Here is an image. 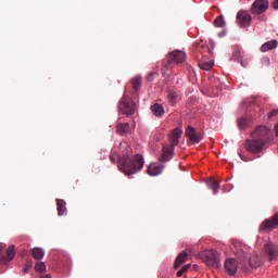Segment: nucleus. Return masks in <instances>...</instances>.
<instances>
[{
  "instance_id": "nucleus-1",
  "label": "nucleus",
  "mask_w": 278,
  "mask_h": 278,
  "mask_svg": "<svg viewBox=\"0 0 278 278\" xmlns=\"http://www.w3.org/2000/svg\"><path fill=\"white\" fill-rule=\"evenodd\" d=\"M273 141V132L266 126H258L244 143L245 150L249 153H261L266 149V144Z\"/></svg>"
},
{
  "instance_id": "nucleus-2",
  "label": "nucleus",
  "mask_w": 278,
  "mask_h": 278,
  "mask_svg": "<svg viewBox=\"0 0 278 278\" xmlns=\"http://www.w3.org/2000/svg\"><path fill=\"white\" fill-rule=\"evenodd\" d=\"M118 168L125 175H136V173H140L142 168H144V157L142 155L137 154L132 159L124 155L118 159Z\"/></svg>"
},
{
  "instance_id": "nucleus-3",
  "label": "nucleus",
  "mask_w": 278,
  "mask_h": 278,
  "mask_svg": "<svg viewBox=\"0 0 278 278\" xmlns=\"http://www.w3.org/2000/svg\"><path fill=\"white\" fill-rule=\"evenodd\" d=\"M181 129L176 128L170 131L168 136V144L163 146L162 156L160 157V162H170L173 160V153H175V147L179 144V138H181Z\"/></svg>"
},
{
  "instance_id": "nucleus-4",
  "label": "nucleus",
  "mask_w": 278,
  "mask_h": 278,
  "mask_svg": "<svg viewBox=\"0 0 278 278\" xmlns=\"http://www.w3.org/2000/svg\"><path fill=\"white\" fill-rule=\"evenodd\" d=\"M199 258L210 268H220V254L216 250H206L198 254Z\"/></svg>"
},
{
  "instance_id": "nucleus-5",
  "label": "nucleus",
  "mask_w": 278,
  "mask_h": 278,
  "mask_svg": "<svg viewBox=\"0 0 278 278\" xmlns=\"http://www.w3.org/2000/svg\"><path fill=\"white\" fill-rule=\"evenodd\" d=\"M166 60L168 65H165V68H168L170 64H184V62H186V52L174 50L173 52L168 53Z\"/></svg>"
},
{
  "instance_id": "nucleus-6",
  "label": "nucleus",
  "mask_w": 278,
  "mask_h": 278,
  "mask_svg": "<svg viewBox=\"0 0 278 278\" xmlns=\"http://www.w3.org/2000/svg\"><path fill=\"white\" fill-rule=\"evenodd\" d=\"M119 112L126 114V116H131L136 113V102H129L127 96H124L119 102Z\"/></svg>"
},
{
  "instance_id": "nucleus-7",
  "label": "nucleus",
  "mask_w": 278,
  "mask_h": 278,
  "mask_svg": "<svg viewBox=\"0 0 278 278\" xmlns=\"http://www.w3.org/2000/svg\"><path fill=\"white\" fill-rule=\"evenodd\" d=\"M186 136L189 138L188 144H199L204 138L203 131L197 130L192 126L187 127Z\"/></svg>"
},
{
  "instance_id": "nucleus-8",
  "label": "nucleus",
  "mask_w": 278,
  "mask_h": 278,
  "mask_svg": "<svg viewBox=\"0 0 278 278\" xmlns=\"http://www.w3.org/2000/svg\"><path fill=\"white\" fill-rule=\"evenodd\" d=\"M268 10V0H255L252 3L251 12L254 15L260 16V14H264Z\"/></svg>"
},
{
  "instance_id": "nucleus-9",
  "label": "nucleus",
  "mask_w": 278,
  "mask_h": 278,
  "mask_svg": "<svg viewBox=\"0 0 278 278\" xmlns=\"http://www.w3.org/2000/svg\"><path fill=\"white\" fill-rule=\"evenodd\" d=\"M251 21H253V18L251 17L250 12L239 11L237 13V24L240 25L241 27H250Z\"/></svg>"
},
{
  "instance_id": "nucleus-10",
  "label": "nucleus",
  "mask_w": 278,
  "mask_h": 278,
  "mask_svg": "<svg viewBox=\"0 0 278 278\" xmlns=\"http://www.w3.org/2000/svg\"><path fill=\"white\" fill-rule=\"evenodd\" d=\"M224 269L226 275L233 277L238 273V261L236 258H228L225 262Z\"/></svg>"
},
{
  "instance_id": "nucleus-11",
  "label": "nucleus",
  "mask_w": 278,
  "mask_h": 278,
  "mask_svg": "<svg viewBox=\"0 0 278 278\" xmlns=\"http://www.w3.org/2000/svg\"><path fill=\"white\" fill-rule=\"evenodd\" d=\"M264 251H265V253H267L270 262H273V260H277L278 245H276L275 243H266L264 245Z\"/></svg>"
},
{
  "instance_id": "nucleus-12",
  "label": "nucleus",
  "mask_w": 278,
  "mask_h": 278,
  "mask_svg": "<svg viewBox=\"0 0 278 278\" xmlns=\"http://www.w3.org/2000/svg\"><path fill=\"white\" fill-rule=\"evenodd\" d=\"M148 175H162L164 173V165L161 163H151L147 168Z\"/></svg>"
},
{
  "instance_id": "nucleus-13",
  "label": "nucleus",
  "mask_w": 278,
  "mask_h": 278,
  "mask_svg": "<svg viewBox=\"0 0 278 278\" xmlns=\"http://www.w3.org/2000/svg\"><path fill=\"white\" fill-rule=\"evenodd\" d=\"M232 59L240 62L241 66L243 67L249 66V62L244 60V52H242V50H236L232 54Z\"/></svg>"
},
{
  "instance_id": "nucleus-14",
  "label": "nucleus",
  "mask_w": 278,
  "mask_h": 278,
  "mask_svg": "<svg viewBox=\"0 0 278 278\" xmlns=\"http://www.w3.org/2000/svg\"><path fill=\"white\" fill-rule=\"evenodd\" d=\"M151 112L154 116L161 118V116H164V106H162V104L155 103L151 106Z\"/></svg>"
},
{
  "instance_id": "nucleus-15",
  "label": "nucleus",
  "mask_w": 278,
  "mask_h": 278,
  "mask_svg": "<svg viewBox=\"0 0 278 278\" xmlns=\"http://www.w3.org/2000/svg\"><path fill=\"white\" fill-rule=\"evenodd\" d=\"M187 260H188V253L187 252H181L176 257V261L174 263V268H179V266H181V264H186Z\"/></svg>"
},
{
  "instance_id": "nucleus-16",
  "label": "nucleus",
  "mask_w": 278,
  "mask_h": 278,
  "mask_svg": "<svg viewBox=\"0 0 278 278\" xmlns=\"http://www.w3.org/2000/svg\"><path fill=\"white\" fill-rule=\"evenodd\" d=\"M130 126L129 123L119 124L116 127V134H119V136H126V134H129Z\"/></svg>"
},
{
  "instance_id": "nucleus-17",
  "label": "nucleus",
  "mask_w": 278,
  "mask_h": 278,
  "mask_svg": "<svg viewBox=\"0 0 278 278\" xmlns=\"http://www.w3.org/2000/svg\"><path fill=\"white\" fill-rule=\"evenodd\" d=\"M273 49H277V40L267 41L261 47V51L263 53H266V51H273Z\"/></svg>"
},
{
  "instance_id": "nucleus-18",
  "label": "nucleus",
  "mask_w": 278,
  "mask_h": 278,
  "mask_svg": "<svg viewBox=\"0 0 278 278\" xmlns=\"http://www.w3.org/2000/svg\"><path fill=\"white\" fill-rule=\"evenodd\" d=\"M56 210H58V215L59 216H64L65 212H66V202L64 200H56Z\"/></svg>"
},
{
  "instance_id": "nucleus-19",
  "label": "nucleus",
  "mask_w": 278,
  "mask_h": 278,
  "mask_svg": "<svg viewBox=\"0 0 278 278\" xmlns=\"http://www.w3.org/2000/svg\"><path fill=\"white\" fill-rule=\"evenodd\" d=\"M15 255H16V247L10 245L7 250V256H5L7 264H8V262H12V260H14Z\"/></svg>"
},
{
  "instance_id": "nucleus-20",
  "label": "nucleus",
  "mask_w": 278,
  "mask_h": 278,
  "mask_svg": "<svg viewBox=\"0 0 278 278\" xmlns=\"http://www.w3.org/2000/svg\"><path fill=\"white\" fill-rule=\"evenodd\" d=\"M131 84H132L134 91L138 92V90H140L142 86V77L136 76L135 78L131 79Z\"/></svg>"
},
{
  "instance_id": "nucleus-21",
  "label": "nucleus",
  "mask_w": 278,
  "mask_h": 278,
  "mask_svg": "<svg viewBox=\"0 0 278 278\" xmlns=\"http://www.w3.org/2000/svg\"><path fill=\"white\" fill-rule=\"evenodd\" d=\"M207 186L208 188H212L214 194L218 193V188H220V185L214 178L208 179Z\"/></svg>"
},
{
  "instance_id": "nucleus-22",
  "label": "nucleus",
  "mask_w": 278,
  "mask_h": 278,
  "mask_svg": "<svg viewBox=\"0 0 278 278\" xmlns=\"http://www.w3.org/2000/svg\"><path fill=\"white\" fill-rule=\"evenodd\" d=\"M31 255L34 260H42V257H45V251L40 248H34L31 250Z\"/></svg>"
},
{
  "instance_id": "nucleus-23",
  "label": "nucleus",
  "mask_w": 278,
  "mask_h": 278,
  "mask_svg": "<svg viewBox=\"0 0 278 278\" xmlns=\"http://www.w3.org/2000/svg\"><path fill=\"white\" fill-rule=\"evenodd\" d=\"M5 247L4 243H0V266H5L8 264V258H5L3 254L5 252Z\"/></svg>"
},
{
  "instance_id": "nucleus-24",
  "label": "nucleus",
  "mask_w": 278,
  "mask_h": 278,
  "mask_svg": "<svg viewBox=\"0 0 278 278\" xmlns=\"http://www.w3.org/2000/svg\"><path fill=\"white\" fill-rule=\"evenodd\" d=\"M212 66H214V62L212 61H200L199 62V67L202 70V71H211L212 70Z\"/></svg>"
},
{
  "instance_id": "nucleus-25",
  "label": "nucleus",
  "mask_w": 278,
  "mask_h": 278,
  "mask_svg": "<svg viewBox=\"0 0 278 278\" xmlns=\"http://www.w3.org/2000/svg\"><path fill=\"white\" fill-rule=\"evenodd\" d=\"M167 99L172 105H175V103H177V92L169 90L167 93Z\"/></svg>"
},
{
  "instance_id": "nucleus-26",
  "label": "nucleus",
  "mask_w": 278,
  "mask_h": 278,
  "mask_svg": "<svg viewBox=\"0 0 278 278\" xmlns=\"http://www.w3.org/2000/svg\"><path fill=\"white\" fill-rule=\"evenodd\" d=\"M215 27H225V18L220 15L214 20Z\"/></svg>"
},
{
  "instance_id": "nucleus-27",
  "label": "nucleus",
  "mask_w": 278,
  "mask_h": 278,
  "mask_svg": "<svg viewBox=\"0 0 278 278\" xmlns=\"http://www.w3.org/2000/svg\"><path fill=\"white\" fill-rule=\"evenodd\" d=\"M238 125L240 129H245V127L249 125V118L247 117L239 118Z\"/></svg>"
},
{
  "instance_id": "nucleus-28",
  "label": "nucleus",
  "mask_w": 278,
  "mask_h": 278,
  "mask_svg": "<svg viewBox=\"0 0 278 278\" xmlns=\"http://www.w3.org/2000/svg\"><path fill=\"white\" fill-rule=\"evenodd\" d=\"M35 270H37V273H45V270H47V265H45L42 262H39L36 264Z\"/></svg>"
},
{
  "instance_id": "nucleus-29",
  "label": "nucleus",
  "mask_w": 278,
  "mask_h": 278,
  "mask_svg": "<svg viewBox=\"0 0 278 278\" xmlns=\"http://www.w3.org/2000/svg\"><path fill=\"white\" fill-rule=\"evenodd\" d=\"M190 268V264L184 265L178 271L177 277H184V273H186Z\"/></svg>"
},
{
  "instance_id": "nucleus-30",
  "label": "nucleus",
  "mask_w": 278,
  "mask_h": 278,
  "mask_svg": "<svg viewBox=\"0 0 278 278\" xmlns=\"http://www.w3.org/2000/svg\"><path fill=\"white\" fill-rule=\"evenodd\" d=\"M157 70L156 71H153V72H150L147 76V79L148 81H153V79H155V77H157Z\"/></svg>"
},
{
  "instance_id": "nucleus-31",
  "label": "nucleus",
  "mask_w": 278,
  "mask_h": 278,
  "mask_svg": "<svg viewBox=\"0 0 278 278\" xmlns=\"http://www.w3.org/2000/svg\"><path fill=\"white\" fill-rule=\"evenodd\" d=\"M253 260H254V257L252 256V257H250V266H252V268H257L258 266H260V263H253Z\"/></svg>"
},
{
  "instance_id": "nucleus-32",
  "label": "nucleus",
  "mask_w": 278,
  "mask_h": 278,
  "mask_svg": "<svg viewBox=\"0 0 278 278\" xmlns=\"http://www.w3.org/2000/svg\"><path fill=\"white\" fill-rule=\"evenodd\" d=\"M31 268V263H27L23 268V273H27Z\"/></svg>"
},
{
  "instance_id": "nucleus-33",
  "label": "nucleus",
  "mask_w": 278,
  "mask_h": 278,
  "mask_svg": "<svg viewBox=\"0 0 278 278\" xmlns=\"http://www.w3.org/2000/svg\"><path fill=\"white\" fill-rule=\"evenodd\" d=\"M271 8H274V10H278V0L273 1Z\"/></svg>"
},
{
  "instance_id": "nucleus-34",
  "label": "nucleus",
  "mask_w": 278,
  "mask_h": 278,
  "mask_svg": "<svg viewBox=\"0 0 278 278\" xmlns=\"http://www.w3.org/2000/svg\"><path fill=\"white\" fill-rule=\"evenodd\" d=\"M257 18H258V21H266L265 15H261V16H258Z\"/></svg>"
},
{
  "instance_id": "nucleus-35",
  "label": "nucleus",
  "mask_w": 278,
  "mask_h": 278,
  "mask_svg": "<svg viewBox=\"0 0 278 278\" xmlns=\"http://www.w3.org/2000/svg\"><path fill=\"white\" fill-rule=\"evenodd\" d=\"M111 162H116V157H114V155H111Z\"/></svg>"
},
{
  "instance_id": "nucleus-36",
  "label": "nucleus",
  "mask_w": 278,
  "mask_h": 278,
  "mask_svg": "<svg viewBox=\"0 0 278 278\" xmlns=\"http://www.w3.org/2000/svg\"><path fill=\"white\" fill-rule=\"evenodd\" d=\"M41 278H51V276H49V275H43V276H41Z\"/></svg>"
},
{
  "instance_id": "nucleus-37",
  "label": "nucleus",
  "mask_w": 278,
  "mask_h": 278,
  "mask_svg": "<svg viewBox=\"0 0 278 278\" xmlns=\"http://www.w3.org/2000/svg\"><path fill=\"white\" fill-rule=\"evenodd\" d=\"M162 73H163V75H166V71L164 68L162 70Z\"/></svg>"
},
{
  "instance_id": "nucleus-38",
  "label": "nucleus",
  "mask_w": 278,
  "mask_h": 278,
  "mask_svg": "<svg viewBox=\"0 0 278 278\" xmlns=\"http://www.w3.org/2000/svg\"><path fill=\"white\" fill-rule=\"evenodd\" d=\"M240 155V157L244 161V156H242V154H239Z\"/></svg>"
}]
</instances>
